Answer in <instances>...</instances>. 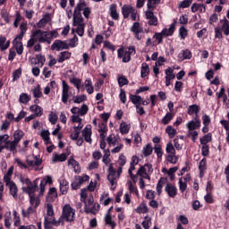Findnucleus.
Wrapping results in <instances>:
<instances>
[{
	"label": "nucleus",
	"instance_id": "nucleus-10",
	"mask_svg": "<svg viewBox=\"0 0 229 229\" xmlns=\"http://www.w3.org/2000/svg\"><path fill=\"white\" fill-rule=\"evenodd\" d=\"M117 172L114 169V166H109V174L107 175V180L111 184V187L115 189V185H117Z\"/></svg>",
	"mask_w": 229,
	"mask_h": 229
},
{
	"label": "nucleus",
	"instance_id": "nucleus-48",
	"mask_svg": "<svg viewBox=\"0 0 229 229\" xmlns=\"http://www.w3.org/2000/svg\"><path fill=\"white\" fill-rule=\"evenodd\" d=\"M165 133H167L168 137L170 139H174V135H176V133H178V131H176V129L173 128V126L171 125H168L166 128H165Z\"/></svg>",
	"mask_w": 229,
	"mask_h": 229
},
{
	"label": "nucleus",
	"instance_id": "nucleus-23",
	"mask_svg": "<svg viewBox=\"0 0 229 229\" xmlns=\"http://www.w3.org/2000/svg\"><path fill=\"white\" fill-rule=\"evenodd\" d=\"M105 223L107 226H110L111 228H115V226H117V224L115 223V221H114V219L112 218V215L110 214V212H107L105 216Z\"/></svg>",
	"mask_w": 229,
	"mask_h": 229
},
{
	"label": "nucleus",
	"instance_id": "nucleus-9",
	"mask_svg": "<svg viewBox=\"0 0 229 229\" xmlns=\"http://www.w3.org/2000/svg\"><path fill=\"white\" fill-rule=\"evenodd\" d=\"M81 135L85 142H88V144H92V125H86V127L81 131Z\"/></svg>",
	"mask_w": 229,
	"mask_h": 229
},
{
	"label": "nucleus",
	"instance_id": "nucleus-44",
	"mask_svg": "<svg viewBox=\"0 0 229 229\" xmlns=\"http://www.w3.org/2000/svg\"><path fill=\"white\" fill-rule=\"evenodd\" d=\"M20 30H21V32L16 38H23L24 35H26V31H28V23L26 22L21 23Z\"/></svg>",
	"mask_w": 229,
	"mask_h": 229
},
{
	"label": "nucleus",
	"instance_id": "nucleus-2",
	"mask_svg": "<svg viewBox=\"0 0 229 229\" xmlns=\"http://www.w3.org/2000/svg\"><path fill=\"white\" fill-rule=\"evenodd\" d=\"M75 216L76 210L72 208L70 204H65L63 208L62 215L59 217L62 221V226H64V221H66V223H72Z\"/></svg>",
	"mask_w": 229,
	"mask_h": 229
},
{
	"label": "nucleus",
	"instance_id": "nucleus-59",
	"mask_svg": "<svg viewBox=\"0 0 229 229\" xmlns=\"http://www.w3.org/2000/svg\"><path fill=\"white\" fill-rule=\"evenodd\" d=\"M130 99L133 105L138 106L139 104L142 103V98L137 95H131Z\"/></svg>",
	"mask_w": 229,
	"mask_h": 229
},
{
	"label": "nucleus",
	"instance_id": "nucleus-12",
	"mask_svg": "<svg viewBox=\"0 0 229 229\" xmlns=\"http://www.w3.org/2000/svg\"><path fill=\"white\" fill-rule=\"evenodd\" d=\"M13 46L17 55H22L24 53V46L22 45V38H15L13 41Z\"/></svg>",
	"mask_w": 229,
	"mask_h": 229
},
{
	"label": "nucleus",
	"instance_id": "nucleus-54",
	"mask_svg": "<svg viewBox=\"0 0 229 229\" xmlns=\"http://www.w3.org/2000/svg\"><path fill=\"white\" fill-rule=\"evenodd\" d=\"M201 145H208V142H212V134L208 133L199 140Z\"/></svg>",
	"mask_w": 229,
	"mask_h": 229
},
{
	"label": "nucleus",
	"instance_id": "nucleus-3",
	"mask_svg": "<svg viewBox=\"0 0 229 229\" xmlns=\"http://www.w3.org/2000/svg\"><path fill=\"white\" fill-rule=\"evenodd\" d=\"M117 53L118 58H122L123 64H128L131 60V55H135L136 51L134 47H130L127 48H119Z\"/></svg>",
	"mask_w": 229,
	"mask_h": 229
},
{
	"label": "nucleus",
	"instance_id": "nucleus-11",
	"mask_svg": "<svg viewBox=\"0 0 229 229\" xmlns=\"http://www.w3.org/2000/svg\"><path fill=\"white\" fill-rule=\"evenodd\" d=\"M38 185V179L34 180L33 182L30 181L27 186L22 187L23 192H27L29 195L34 194L35 191H37V186Z\"/></svg>",
	"mask_w": 229,
	"mask_h": 229
},
{
	"label": "nucleus",
	"instance_id": "nucleus-60",
	"mask_svg": "<svg viewBox=\"0 0 229 229\" xmlns=\"http://www.w3.org/2000/svg\"><path fill=\"white\" fill-rule=\"evenodd\" d=\"M144 157H149L153 153V147L150 144H148L142 150Z\"/></svg>",
	"mask_w": 229,
	"mask_h": 229
},
{
	"label": "nucleus",
	"instance_id": "nucleus-13",
	"mask_svg": "<svg viewBox=\"0 0 229 229\" xmlns=\"http://www.w3.org/2000/svg\"><path fill=\"white\" fill-rule=\"evenodd\" d=\"M131 31H132L137 40H140L142 38V36L140 34L144 33V30L140 28V23L134 22L131 28Z\"/></svg>",
	"mask_w": 229,
	"mask_h": 229
},
{
	"label": "nucleus",
	"instance_id": "nucleus-1",
	"mask_svg": "<svg viewBox=\"0 0 229 229\" xmlns=\"http://www.w3.org/2000/svg\"><path fill=\"white\" fill-rule=\"evenodd\" d=\"M26 162L27 164L20 158H15V164H17L20 169H29V167H33L34 171H38V166L42 165V159H40V157L35 155L28 156Z\"/></svg>",
	"mask_w": 229,
	"mask_h": 229
},
{
	"label": "nucleus",
	"instance_id": "nucleus-34",
	"mask_svg": "<svg viewBox=\"0 0 229 229\" xmlns=\"http://www.w3.org/2000/svg\"><path fill=\"white\" fill-rule=\"evenodd\" d=\"M10 47V40L6 41V38L1 36L0 37V49L1 51H6Z\"/></svg>",
	"mask_w": 229,
	"mask_h": 229
},
{
	"label": "nucleus",
	"instance_id": "nucleus-37",
	"mask_svg": "<svg viewBox=\"0 0 229 229\" xmlns=\"http://www.w3.org/2000/svg\"><path fill=\"white\" fill-rule=\"evenodd\" d=\"M199 10V12L205 13L207 11V8L203 4H193L191 5L192 13H196V12H198Z\"/></svg>",
	"mask_w": 229,
	"mask_h": 229
},
{
	"label": "nucleus",
	"instance_id": "nucleus-29",
	"mask_svg": "<svg viewBox=\"0 0 229 229\" xmlns=\"http://www.w3.org/2000/svg\"><path fill=\"white\" fill-rule=\"evenodd\" d=\"M46 64V56L41 54L36 55L34 58V65H38V67H44Z\"/></svg>",
	"mask_w": 229,
	"mask_h": 229
},
{
	"label": "nucleus",
	"instance_id": "nucleus-63",
	"mask_svg": "<svg viewBox=\"0 0 229 229\" xmlns=\"http://www.w3.org/2000/svg\"><path fill=\"white\" fill-rule=\"evenodd\" d=\"M49 135H51V133H49V131H41V137L43 139V140H45L46 144H49L51 141Z\"/></svg>",
	"mask_w": 229,
	"mask_h": 229
},
{
	"label": "nucleus",
	"instance_id": "nucleus-64",
	"mask_svg": "<svg viewBox=\"0 0 229 229\" xmlns=\"http://www.w3.org/2000/svg\"><path fill=\"white\" fill-rule=\"evenodd\" d=\"M142 226L145 229H149L151 226V217L145 216L144 221L142 222Z\"/></svg>",
	"mask_w": 229,
	"mask_h": 229
},
{
	"label": "nucleus",
	"instance_id": "nucleus-58",
	"mask_svg": "<svg viewBox=\"0 0 229 229\" xmlns=\"http://www.w3.org/2000/svg\"><path fill=\"white\" fill-rule=\"evenodd\" d=\"M179 35L181 37V38L182 40H184V38H187V37L189 36V30H187L185 27H181L179 29Z\"/></svg>",
	"mask_w": 229,
	"mask_h": 229
},
{
	"label": "nucleus",
	"instance_id": "nucleus-20",
	"mask_svg": "<svg viewBox=\"0 0 229 229\" xmlns=\"http://www.w3.org/2000/svg\"><path fill=\"white\" fill-rule=\"evenodd\" d=\"M72 53L69 51H63L58 55L57 62L58 64H64L65 60H70L72 56Z\"/></svg>",
	"mask_w": 229,
	"mask_h": 229
},
{
	"label": "nucleus",
	"instance_id": "nucleus-32",
	"mask_svg": "<svg viewBox=\"0 0 229 229\" xmlns=\"http://www.w3.org/2000/svg\"><path fill=\"white\" fill-rule=\"evenodd\" d=\"M135 9L132 6L130 5H123L122 8V13L124 17V19H128L130 17V14L134 11Z\"/></svg>",
	"mask_w": 229,
	"mask_h": 229
},
{
	"label": "nucleus",
	"instance_id": "nucleus-16",
	"mask_svg": "<svg viewBox=\"0 0 229 229\" xmlns=\"http://www.w3.org/2000/svg\"><path fill=\"white\" fill-rule=\"evenodd\" d=\"M62 101L63 103L67 104L69 101V85L65 81H63V93H62Z\"/></svg>",
	"mask_w": 229,
	"mask_h": 229
},
{
	"label": "nucleus",
	"instance_id": "nucleus-4",
	"mask_svg": "<svg viewBox=\"0 0 229 229\" xmlns=\"http://www.w3.org/2000/svg\"><path fill=\"white\" fill-rule=\"evenodd\" d=\"M32 37L36 42L51 44V38H49V32L47 31H42L41 30H35L32 33Z\"/></svg>",
	"mask_w": 229,
	"mask_h": 229
},
{
	"label": "nucleus",
	"instance_id": "nucleus-57",
	"mask_svg": "<svg viewBox=\"0 0 229 229\" xmlns=\"http://www.w3.org/2000/svg\"><path fill=\"white\" fill-rule=\"evenodd\" d=\"M165 151L168 155H176V148H174V146L171 142L166 144Z\"/></svg>",
	"mask_w": 229,
	"mask_h": 229
},
{
	"label": "nucleus",
	"instance_id": "nucleus-22",
	"mask_svg": "<svg viewBox=\"0 0 229 229\" xmlns=\"http://www.w3.org/2000/svg\"><path fill=\"white\" fill-rule=\"evenodd\" d=\"M6 187H8L13 198L17 199L19 196V188H17V184H15V182H11L10 184H7Z\"/></svg>",
	"mask_w": 229,
	"mask_h": 229
},
{
	"label": "nucleus",
	"instance_id": "nucleus-5",
	"mask_svg": "<svg viewBox=\"0 0 229 229\" xmlns=\"http://www.w3.org/2000/svg\"><path fill=\"white\" fill-rule=\"evenodd\" d=\"M153 173V165L151 164H146L137 172V175L140 176V178H144L145 180H151V176H149Z\"/></svg>",
	"mask_w": 229,
	"mask_h": 229
},
{
	"label": "nucleus",
	"instance_id": "nucleus-39",
	"mask_svg": "<svg viewBox=\"0 0 229 229\" xmlns=\"http://www.w3.org/2000/svg\"><path fill=\"white\" fill-rule=\"evenodd\" d=\"M110 15L112 17V19H114V21H118L119 20V13H117V5L115 4H111L110 5Z\"/></svg>",
	"mask_w": 229,
	"mask_h": 229
},
{
	"label": "nucleus",
	"instance_id": "nucleus-35",
	"mask_svg": "<svg viewBox=\"0 0 229 229\" xmlns=\"http://www.w3.org/2000/svg\"><path fill=\"white\" fill-rule=\"evenodd\" d=\"M85 8H87V3H85L84 0H79L73 13H81V11H84Z\"/></svg>",
	"mask_w": 229,
	"mask_h": 229
},
{
	"label": "nucleus",
	"instance_id": "nucleus-55",
	"mask_svg": "<svg viewBox=\"0 0 229 229\" xmlns=\"http://www.w3.org/2000/svg\"><path fill=\"white\" fill-rule=\"evenodd\" d=\"M75 179H77L78 182L81 185H83L85 182H89L90 180V177L87 174H82V175L76 176Z\"/></svg>",
	"mask_w": 229,
	"mask_h": 229
},
{
	"label": "nucleus",
	"instance_id": "nucleus-42",
	"mask_svg": "<svg viewBox=\"0 0 229 229\" xmlns=\"http://www.w3.org/2000/svg\"><path fill=\"white\" fill-rule=\"evenodd\" d=\"M22 137H24V131H21V130H17L14 131L13 133V140L16 143H20L21 140H22Z\"/></svg>",
	"mask_w": 229,
	"mask_h": 229
},
{
	"label": "nucleus",
	"instance_id": "nucleus-41",
	"mask_svg": "<svg viewBox=\"0 0 229 229\" xmlns=\"http://www.w3.org/2000/svg\"><path fill=\"white\" fill-rule=\"evenodd\" d=\"M140 74L141 78H146L147 76H149V65L147 63H143L141 64Z\"/></svg>",
	"mask_w": 229,
	"mask_h": 229
},
{
	"label": "nucleus",
	"instance_id": "nucleus-33",
	"mask_svg": "<svg viewBox=\"0 0 229 229\" xmlns=\"http://www.w3.org/2000/svg\"><path fill=\"white\" fill-rule=\"evenodd\" d=\"M174 30H175V25L174 23L171 24L169 29H164L161 31V34L163 35V37H171L173 36V33H174Z\"/></svg>",
	"mask_w": 229,
	"mask_h": 229
},
{
	"label": "nucleus",
	"instance_id": "nucleus-7",
	"mask_svg": "<svg viewBox=\"0 0 229 229\" xmlns=\"http://www.w3.org/2000/svg\"><path fill=\"white\" fill-rule=\"evenodd\" d=\"M145 17L147 19V22L148 26H158V17L155 15V13H153V10L148 9L145 12Z\"/></svg>",
	"mask_w": 229,
	"mask_h": 229
},
{
	"label": "nucleus",
	"instance_id": "nucleus-53",
	"mask_svg": "<svg viewBox=\"0 0 229 229\" xmlns=\"http://www.w3.org/2000/svg\"><path fill=\"white\" fill-rule=\"evenodd\" d=\"M81 133V131H80V129L73 127V132L71 133L70 139L72 140H78Z\"/></svg>",
	"mask_w": 229,
	"mask_h": 229
},
{
	"label": "nucleus",
	"instance_id": "nucleus-56",
	"mask_svg": "<svg viewBox=\"0 0 229 229\" xmlns=\"http://www.w3.org/2000/svg\"><path fill=\"white\" fill-rule=\"evenodd\" d=\"M179 156H176V154H169L166 156V161L169 162V164H177L178 163Z\"/></svg>",
	"mask_w": 229,
	"mask_h": 229
},
{
	"label": "nucleus",
	"instance_id": "nucleus-28",
	"mask_svg": "<svg viewBox=\"0 0 229 229\" xmlns=\"http://www.w3.org/2000/svg\"><path fill=\"white\" fill-rule=\"evenodd\" d=\"M30 110L34 113L36 117H41L42 114H44V110L38 105L30 106Z\"/></svg>",
	"mask_w": 229,
	"mask_h": 229
},
{
	"label": "nucleus",
	"instance_id": "nucleus-51",
	"mask_svg": "<svg viewBox=\"0 0 229 229\" xmlns=\"http://www.w3.org/2000/svg\"><path fill=\"white\" fill-rule=\"evenodd\" d=\"M120 131L122 135H126L127 133H130V124H127L126 123H122L120 124Z\"/></svg>",
	"mask_w": 229,
	"mask_h": 229
},
{
	"label": "nucleus",
	"instance_id": "nucleus-25",
	"mask_svg": "<svg viewBox=\"0 0 229 229\" xmlns=\"http://www.w3.org/2000/svg\"><path fill=\"white\" fill-rule=\"evenodd\" d=\"M220 29L225 35H229V21L226 18L220 20Z\"/></svg>",
	"mask_w": 229,
	"mask_h": 229
},
{
	"label": "nucleus",
	"instance_id": "nucleus-50",
	"mask_svg": "<svg viewBox=\"0 0 229 229\" xmlns=\"http://www.w3.org/2000/svg\"><path fill=\"white\" fill-rule=\"evenodd\" d=\"M174 117V114L173 113H167L165 117L161 120L162 124L166 125L168 123H171L173 121V118Z\"/></svg>",
	"mask_w": 229,
	"mask_h": 229
},
{
	"label": "nucleus",
	"instance_id": "nucleus-36",
	"mask_svg": "<svg viewBox=\"0 0 229 229\" xmlns=\"http://www.w3.org/2000/svg\"><path fill=\"white\" fill-rule=\"evenodd\" d=\"M67 160V154L63 153V154H53V162H65Z\"/></svg>",
	"mask_w": 229,
	"mask_h": 229
},
{
	"label": "nucleus",
	"instance_id": "nucleus-31",
	"mask_svg": "<svg viewBox=\"0 0 229 229\" xmlns=\"http://www.w3.org/2000/svg\"><path fill=\"white\" fill-rule=\"evenodd\" d=\"M179 58L182 60V62H183V60H191L192 58V53L189 49L182 50L179 54Z\"/></svg>",
	"mask_w": 229,
	"mask_h": 229
},
{
	"label": "nucleus",
	"instance_id": "nucleus-19",
	"mask_svg": "<svg viewBox=\"0 0 229 229\" xmlns=\"http://www.w3.org/2000/svg\"><path fill=\"white\" fill-rule=\"evenodd\" d=\"M37 212V209L34 208L33 207H29L27 209H22L21 210V216L23 219H30L33 214Z\"/></svg>",
	"mask_w": 229,
	"mask_h": 229
},
{
	"label": "nucleus",
	"instance_id": "nucleus-47",
	"mask_svg": "<svg viewBox=\"0 0 229 229\" xmlns=\"http://www.w3.org/2000/svg\"><path fill=\"white\" fill-rule=\"evenodd\" d=\"M160 4V0H148L147 2V6L148 10H155L157 6Z\"/></svg>",
	"mask_w": 229,
	"mask_h": 229
},
{
	"label": "nucleus",
	"instance_id": "nucleus-24",
	"mask_svg": "<svg viewBox=\"0 0 229 229\" xmlns=\"http://www.w3.org/2000/svg\"><path fill=\"white\" fill-rule=\"evenodd\" d=\"M51 177H47V179H42L39 185V196H44V192H46V185L47 183H51Z\"/></svg>",
	"mask_w": 229,
	"mask_h": 229
},
{
	"label": "nucleus",
	"instance_id": "nucleus-45",
	"mask_svg": "<svg viewBox=\"0 0 229 229\" xmlns=\"http://www.w3.org/2000/svg\"><path fill=\"white\" fill-rule=\"evenodd\" d=\"M180 139L182 140H180L178 138L174 140V148L177 149V151H181V149L183 148V136H180Z\"/></svg>",
	"mask_w": 229,
	"mask_h": 229
},
{
	"label": "nucleus",
	"instance_id": "nucleus-27",
	"mask_svg": "<svg viewBox=\"0 0 229 229\" xmlns=\"http://www.w3.org/2000/svg\"><path fill=\"white\" fill-rule=\"evenodd\" d=\"M51 21V14L47 13L46 14L38 23V28H46L48 22Z\"/></svg>",
	"mask_w": 229,
	"mask_h": 229
},
{
	"label": "nucleus",
	"instance_id": "nucleus-61",
	"mask_svg": "<svg viewBox=\"0 0 229 229\" xmlns=\"http://www.w3.org/2000/svg\"><path fill=\"white\" fill-rule=\"evenodd\" d=\"M58 197V193L56 192V188H50L48 191L47 199H55Z\"/></svg>",
	"mask_w": 229,
	"mask_h": 229
},
{
	"label": "nucleus",
	"instance_id": "nucleus-30",
	"mask_svg": "<svg viewBox=\"0 0 229 229\" xmlns=\"http://www.w3.org/2000/svg\"><path fill=\"white\" fill-rule=\"evenodd\" d=\"M17 146H19V143H16L14 140H9L4 144L5 149L12 151L13 153H17Z\"/></svg>",
	"mask_w": 229,
	"mask_h": 229
},
{
	"label": "nucleus",
	"instance_id": "nucleus-43",
	"mask_svg": "<svg viewBox=\"0 0 229 229\" xmlns=\"http://www.w3.org/2000/svg\"><path fill=\"white\" fill-rule=\"evenodd\" d=\"M20 103L23 105H28L30 101H31V96L28 95L27 93H21L19 98Z\"/></svg>",
	"mask_w": 229,
	"mask_h": 229
},
{
	"label": "nucleus",
	"instance_id": "nucleus-18",
	"mask_svg": "<svg viewBox=\"0 0 229 229\" xmlns=\"http://www.w3.org/2000/svg\"><path fill=\"white\" fill-rule=\"evenodd\" d=\"M68 165H72L74 173H81V167L80 166V163L76 161L73 157H71L69 158Z\"/></svg>",
	"mask_w": 229,
	"mask_h": 229
},
{
	"label": "nucleus",
	"instance_id": "nucleus-15",
	"mask_svg": "<svg viewBox=\"0 0 229 229\" xmlns=\"http://www.w3.org/2000/svg\"><path fill=\"white\" fill-rule=\"evenodd\" d=\"M165 191L166 194H168L169 198H176V194H178V190L173 183H166Z\"/></svg>",
	"mask_w": 229,
	"mask_h": 229
},
{
	"label": "nucleus",
	"instance_id": "nucleus-6",
	"mask_svg": "<svg viewBox=\"0 0 229 229\" xmlns=\"http://www.w3.org/2000/svg\"><path fill=\"white\" fill-rule=\"evenodd\" d=\"M62 220L59 217L58 220L55 218V216H45L44 226L45 229H53V226H60Z\"/></svg>",
	"mask_w": 229,
	"mask_h": 229
},
{
	"label": "nucleus",
	"instance_id": "nucleus-49",
	"mask_svg": "<svg viewBox=\"0 0 229 229\" xmlns=\"http://www.w3.org/2000/svg\"><path fill=\"white\" fill-rule=\"evenodd\" d=\"M33 98H42V89L40 88V84H38L37 87L32 89Z\"/></svg>",
	"mask_w": 229,
	"mask_h": 229
},
{
	"label": "nucleus",
	"instance_id": "nucleus-40",
	"mask_svg": "<svg viewBox=\"0 0 229 229\" xmlns=\"http://www.w3.org/2000/svg\"><path fill=\"white\" fill-rule=\"evenodd\" d=\"M165 183H167V180L165 178H160L157 185V192L158 194V196H160V194H162V189H164V185H165Z\"/></svg>",
	"mask_w": 229,
	"mask_h": 229
},
{
	"label": "nucleus",
	"instance_id": "nucleus-46",
	"mask_svg": "<svg viewBox=\"0 0 229 229\" xmlns=\"http://www.w3.org/2000/svg\"><path fill=\"white\" fill-rule=\"evenodd\" d=\"M165 79L168 80H174L176 78V75H174V68L168 67L165 71Z\"/></svg>",
	"mask_w": 229,
	"mask_h": 229
},
{
	"label": "nucleus",
	"instance_id": "nucleus-21",
	"mask_svg": "<svg viewBox=\"0 0 229 229\" xmlns=\"http://www.w3.org/2000/svg\"><path fill=\"white\" fill-rule=\"evenodd\" d=\"M106 140L109 146H117V144L121 143V138L115 136V134L109 135Z\"/></svg>",
	"mask_w": 229,
	"mask_h": 229
},
{
	"label": "nucleus",
	"instance_id": "nucleus-17",
	"mask_svg": "<svg viewBox=\"0 0 229 229\" xmlns=\"http://www.w3.org/2000/svg\"><path fill=\"white\" fill-rule=\"evenodd\" d=\"M85 25L81 13H73L72 26Z\"/></svg>",
	"mask_w": 229,
	"mask_h": 229
},
{
	"label": "nucleus",
	"instance_id": "nucleus-26",
	"mask_svg": "<svg viewBox=\"0 0 229 229\" xmlns=\"http://www.w3.org/2000/svg\"><path fill=\"white\" fill-rule=\"evenodd\" d=\"M30 197V204L32 208H35L37 210V208L38 205H40V199L37 196H35L33 193L29 195Z\"/></svg>",
	"mask_w": 229,
	"mask_h": 229
},
{
	"label": "nucleus",
	"instance_id": "nucleus-8",
	"mask_svg": "<svg viewBox=\"0 0 229 229\" xmlns=\"http://www.w3.org/2000/svg\"><path fill=\"white\" fill-rule=\"evenodd\" d=\"M52 51H64V49H69V43L67 41H62L56 39L51 46Z\"/></svg>",
	"mask_w": 229,
	"mask_h": 229
},
{
	"label": "nucleus",
	"instance_id": "nucleus-38",
	"mask_svg": "<svg viewBox=\"0 0 229 229\" xmlns=\"http://www.w3.org/2000/svg\"><path fill=\"white\" fill-rule=\"evenodd\" d=\"M199 110H201V107H199V106L192 105L189 106L188 114L189 115H193V114H195V117H196L197 115H199L198 114L199 113Z\"/></svg>",
	"mask_w": 229,
	"mask_h": 229
},
{
	"label": "nucleus",
	"instance_id": "nucleus-14",
	"mask_svg": "<svg viewBox=\"0 0 229 229\" xmlns=\"http://www.w3.org/2000/svg\"><path fill=\"white\" fill-rule=\"evenodd\" d=\"M199 115L194 117V120L190 121L187 123L186 127L188 128L189 131H194V130H198L201 125V122L199 121Z\"/></svg>",
	"mask_w": 229,
	"mask_h": 229
},
{
	"label": "nucleus",
	"instance_id": "nucleus-52",
	"mask_svg": "<svg viewBox=\"0 0 229 229\" xmlns=\"http://www.w3.org/2000/svg\"><path fill=\"white\" fill-rule=\"evenodd\" d=\"M13 221H14V226H19L21 228V216L17 213L16 210L13 211Z\"/></svg>",
	"mask_w": 229,
	"mask_h": 229
},
{
	"label": "nucleus",
	"instance_id": "nucleus-62",
	"mask_svg": "<svg viewBox=\"0 0 229 229\" xmlns=\"http://www.w3.org/2000/svg\"><path fill=\"white\" fill-rule=\"evenodd\" d=\"M220 123L222 126H224L225 130H226V140L229 144V122L226 120H222Z\"/></svg>",
	"mask_w": 229,
	"mask_h": 229
}]
</instances>
